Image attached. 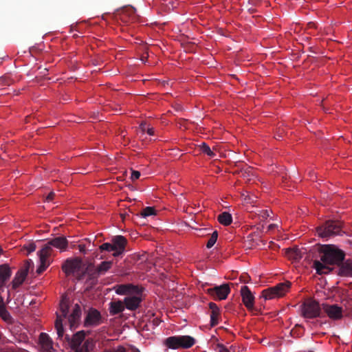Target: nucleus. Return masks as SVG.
<instances>
[{"instance_id":"5701e85b","label":"nucleus","mask_w":352,"mask_h":352,"mask_svg":"<svg viewBox=\"0 0 352 352\" xmlns=\"http://www.w3.org/2000/svg\"><path fill=\"white\" fill-rule=\"evenodd\" d=\"M124 308V302L121 300L112 301L109 304V312L112 316L122 313Z\"/></svg>"},{"instance_id":"de8ad7c7","label":"nucleus","mask_w":352,"mask_h":352,"mask_svg":"<svg viewBox=\"0 0 352 352\" xmlns=\"http://www.w3.org/2000/svg\"><path fill=\"white\" fill-rule=\"evenodd\" d=\"M309 352H313V351H309Z\"/></svg>"},{"instance_id":"a878e982","label":"nucleus","mask_w":352,"mask_h":352,"mask_svg":"<svg viewBox=\"0 0 352 352\" xmlns=\"http://www.w3.org/2000/svg\"><path fill=\"white\" fill-rule=\"evenodd\" d=\"M0 316L1 318L7 322H10L12 320L10 314L6 309L4 299L2 296H0Z\"/></svg>"},{"instance_id":"37998d69","label":"nucleus","mask_w":352,"mask_h":352,"mask_svg":"<svg viewBox=\"0 0 352 352\" xmlns=\"http://www.w3.org/2000/svg\"><path fill=\"white\" fill-rule=\"evenodd\" d=\"M80 252L85 254L86 253V248L85 245H78Z\"/></svg>"},{"instance_id":"9d476101","label":"nucleus","mask_w":352,"mask_h":352,"mask_svg":"<svg viewBox=\"0 0 352 352\" xmlns=\"http://www.w3.org/2000/svg\"><path fill=\"white\" fill-rule=\"evenodd\" d=\"M323 309L329 318L338 320L343 317V308L338 305L323 304Z\"/></svg>"},{"instance_id":"bb28decb","label":"nucleus","mask_w":352,"mask_h":352,"mask_svg":"<svg viewBox=\"0 0 352 352\" xmlns=\"http://www.w3.org/2000/svg\"><path fill=\"white\" fill-rule=\"evenodd\" d=\"M112 261H102L96 268L94 274L97 276L104 274L112 266Z\"/></svg>"},{"instance_id":"7c9ffc66","label":"nucleus","mask_w":352,"mask_h":352,"mask_svg":"<svg viewBox=\"0 0 352 352\" xmlns=\"http://www.w3.org/2000/svg\"><path fill=\"white\" fill-rule=\"evenodd\" d=\"M40 262L41 264L36 270V273L38 274H41L47 269V267L50 264V260H45L43 258H40Z\"/></svg>"},{"instance_id":"39448f33","label":"nucleus","mask_w":352,"mask_h":352,"mask_svg":"<svg viewBox=\"0 0 352 352\" xmlns=\"http://www.w3.org/2000/svg\"><path fill=\"white\" fill-rule=\"evenodd\" d=\"M69 312V300L63 297L60 302V314H56V320L55 322V327L59 338L63 337L64 329L63 326V320L68 316Z\"/></svg>"},{"instance_id":"f03ea898","label":"nucleus","mask_w":352,"mask_h":352,"mask_svg":"<svg viewBox=\"0 0 352 352\" xmlns=\"http://www.w3.org/2000/svg\"><path fill=\"white\" fill-rule=\"evenodd\" d=\"M318 236L327 240L337 235H342V223L336 220H327L316 228Z\"/></svg>"},{"instance_id":"58836bf2","label":"nucleus","mask_w":352,"mask_h":352,"mask_svg":"<svg viewBox=\"0 0 352 352\" xmlns=\"http://www.w3.org/2000/svg\"><path fill=\"white\" fill-rule=\"evenodd\" d=\"M140 173L138 170H132L131 178L133 181L139 179Z\"/></svg>"},{"instance_id":"4468645a","label":"nucleus","mask_w":352,"mask_h":352,"mask_svg":"<svg viewBox=\"0 0 352 352\" xmlns=\"http://www.w3.org/2000/svg\"><path fill=\"white\" fill-rule=\"evenodd\" d=\"M81 259L79 258H67L62 265V270L67 276L73 274L80 267Z\"/></svg>"},{"instance_id":"7ed1b4c3","label":"nucleus","mask_w":352,"mask_h":352,"mask_svg":"<svg viewBox=\"0 0 352 352\" xmlns=\"http://www.w3.org/2000/svg\"><path fill=\"white\" fill-rule=\"evenodd\" d=\"M164 343L172 349H188L195 344V340L190 336H175L167 338Z\"/></svg>"},{"instance_id":"c85d7f7f","label":"nucleus","mask_w":352,"mask_h":352,"mask_svg":"<svg viewBox=\"0 0 352 352\" xmlns=\"http://www.w3.org/2000/svg\"><path fill=\"white\" fill-rule=\"evenodd\" d=\"M341 303L344 307L346 314L352 315V297L343 298L341 301Z\"/></svg>"},{"instance_id":"6ab92c4d","label":"nucleus","mask_w":352,"mask_h":352,"mask_svg":"<svg viewBox=\"0 0 352 352\" xmlns=\"http://www.w3.org/2000/svg\"><path fill=\"white\" fill-rule=\"evenodd\" d=\"M86 333L84 331H80L73 335L70 338L68 335L65 336V339L69 342L72 349L79 348L83 340H85Z\"/></svg>"},{"instance_id":"aec40b11","label":"nucleus","mask_w":352,"mask_h":352,"mask_svg":"<svg viewBox=\"0 0 352 352\" xmlns=\"http://www.w3.org/2000/svg\"><path fill=\"white\" fill-rule=\"evenodd\" d=\"M48 243L53 248L60 250V252L65 251L68 246V241L63 236L53 238L48 241Z\"/></svg>"},{"instance_id":"0eeeda50","label":"nucleus","mask_w":352,"mask_h":352,"mask_svg":"<svg viewBox=\"0 0 352 352\" xmlns=\"http://www.w3.org/2000/svg\"><path fill=\"white\" fill-rule=\"evenodd\" d=\"M302 314L305 318H314L320 316L319 303L315 300H308L302 305Z\"/></svg>"},{"instance_id":"4c0bfd02","label":"nucleus","mask_w":352,"mask_h":352,"mask_svg":"<svg viewBox=\"0 0 352 352\" xmlns=\"http://www.w3.org/2000/svg\"><path fill=\"white\" fill-rule=\"evenodd\" d=\"M218 352H230L229 350L222 344L218 343L214 349Z\"/></svg>"},{"instance_id":"a19ab883","label":"nucleus","mask_w":352,"mask_h":352,"mask_svg":"<svg viewBox=\"0 0 352 352\" xmlns=\"http://www.w3.org/2000/svg\"><path fill=\"white\" fill-rule=\"evenodd\" d=\"M250 280V277L247 274H243L240 276V280L243 282V283H248Z\"/></svg>"},{"instance_id":"20e7f679","label":"nucleus","mask_w":352,"mask_h":352,"mask_svg":"<svg viewBox=\"0 0 352 352\" xmlns=\"http://www.w3.org/2000/svg\"><path fill=\"white\" fill-rule=\"evenodd\" d=\"M291 283L285 281L274 287H269L262 292V296L265 300H271L283 296L290 288Z\"/></svg>"},{"instance_id":"e433bc0d","label":"nucleus","mask_w":352,"mask_h":352,"mask_svg":"<svg viewBox=\"0 0 352 352\" xmlns=\"http://www.w3.org/2000/svg\"><path fill=\"white\" fill-rule=\"evenodd\" d=\"M89 340H87L82 345V346H80L79 348L74 349V350H75L74 352H89Z\"/></svg>"},{"instance_id":"a18cd8bd","label":"nucleus","mask_w":352,"mask_h":352,"mask_svg":"<svg viewBox=\"0 0 352 352\" xmlns=\"http://www.w3.org/2000/svg\"><path fill=\"white\" fill-rule=\"evenodd\" d=\"M276 226V224H270V225L268 226V230H272V229H274Z\"/></svg>"},{"instance_id":"dca6fc26","label":"nucleus","mask_w":352,"mask_h":352,"mask_svg":"<svg viewBox=\"0 0 352 352\" xmlns=\"http://www.w3.org/2000/svg\"><path fill=\"white\" fill-rule=\"evenodd\" d=\"M241 294L244 305L248 309H252L254 307V297L248 286L241 287Z\"/></svg>"},{"instance_id":"423d86ee","label":"nucleus","mask_w":352,"mask_h":352,"mask_svg":"<svg viewBox=\"0 0 352 352\" xmlns=\"http://www.w3.org/2000/svg\"><path fill=\"white\" fill-rule=\"evenodd\" d=\"M136 10L132 6H124L122 8L118 9L114 14L117 20H120L122 23L128 24L129 23L135 22L138 19V15L135 14Z\"/></svg>"},{"instance_id":"412c9836","label":"nucleus","mask_w":352,"mask_h":352,"mask_svg":"<svg viewBox=\"0 0 352 352\" xmlns=\"http://www.w3.org/2000/svg\"><path fill=\"white\" fill-rule=\"evenodd\" d=\"M80 316H81L80 307L78 304H76L73 309L72 313L69 316H68L67 318L68 319V322L69 323L71 328H75L77 326V324L79 322Z\"/></svg>"},{"instance_id":"cd10ccee","label":"nucleus","mask_w":352,"mask_h":352,"mask_svg":"<svg viewBox=\"0 0 352 352\" xmlns=\"http://www.w3.org/2000/svg\"><path fill=\"white\" fill-rule=\"evenodd\" d=\"M218 221L223 226H229L232 221V217L229 212H223L218 216Z\"/></svg>"},{"instance_id":"a211bd4d","label":"nucleus","mask_w":352,"mask_h":352,"mask_svg":"<svg viewBox=\"0 0 352 352\" xmlns=\"http://www.w3.org/2000/svg\"><path fill=\"white\" fill-rule=\"evenodd\" d=\"M38 342L43 352H55L53 348V342L47 333H41L39 336Z\"/></svg>"},{"instance_id":"2eb2a0df","label":"nucleus","mask_w":352,"mask_h":352,"mask_svg":"<svg viewBox=\"0 0 352 352\" xmlns=\"http://www.w3.org/2000/svg\"><path fill=\"white\" fill-rule=\"evenodd\" d=\"M142 300V294H133L130 296H126L124 300V307L131 311L136 310Z\"/></svg>"},{"instance_id":"4be33fe9","label":"nucleus","mask_w":352,"mask_h":352,"mask_svg":"<svg viewBox=\"0 0 352 352\" xmlns=\"http://www.w3.org/2000/svg\"><path fill=\"white\" fill-rule=\"evenodd\" d=\"M209 308L211 310L210 313V325L212 327H215L219 324V319L220 316V310L219 308L214 302H210Z\"/></svg>"},{"instance_id":"49530a36","label":"nucleus","mask_w":352,"mask_h":352,"mask_svg":"<svg viewBox=\"0 0 352 352\" xmlns=\"http://www.w3.org/2000/svg\"><path fill=\"white\" fill-rule=\"evenodd\" d=\"M8 297L10 296V291H8Z\"/></svg>"},{"instance_id":"2f4dec72","label":"nucleus","mask_w":352,"mask_h":352,"mask_svg":"<svg viewBox=\"0 0 352 352\" xmlns=\"http://www.w3.org/2000/svg\"><path fill=\"white\" fill-rule=\"evenodd\" d=\"M218 238V232L214 231L206 243L208 248H211L216 243Z\"/></svg>"},{"instance_id":"b1692460","label":"nucleus","mask_w":352,"mask_h":352,"mask_svg":"<svg viewBox=\"0 0 352 352\" xmlns=\"http://www.w3.org/2000/svg\"><path fill=\"white\" fill-rule=\"evenodd\" d=\"M53 247L47 242L38 252L39 258L50 260V257L54 255Z\"/></svg>"},{"instance_id":"6e6552de","label":"nucleus","mask_w":352,"mask_h":352,"mask_svg":"<svg viewBox=\"0 0 352 352\" xmlns=\"http://www.w3.org/2000/svg\"><path fill=\"white\" fill-rule=\"evenodd\" d=\"M230 292L228 284H223L206 289V293L210 295L214 300H224Z\"/></svg>"},{"instance_id":"ddd939ff","label":"nucleus","mask_w":352,"mask_h":352,"mask_svg":"<svg viewBox=\"0 0 352 352\" xmlns=\"http://www.w3.org/2000/svg\"><path fill=\"white\" fill-rule=\"evenodd\" d=\"M126 243L127 241L123 236L119 235L113 237L112 239L113 256L117 257L122 254L125 250Z\"/></svg>"},{"instance_id":"c03bdc74","label":"nucleus","mask_w":352,"mask_h":352,"mask_svg":"<svg viewBox=\"0 0 352 352\" xmlns=\"http://www.w3.org/2000/svg\"><path fill=\"white\" fill-rule=\"evenodd\" d=\"M269 216H270V214H269V212L267 210H265L263 212L262 217L263 218H267Z\"/></svg>"},{"instance_id":"473e14b6","label":"nucleus","mask_w":352,"mask_h":352,"mask_svg":"<svg viewBox=\"0 0 352 352\" xmlns=\"http://www.w3.org/2000/svg\"><path fill=\"white\" fill-rule=\"evenodd\" d=\"M156 214V210L153 207H146L141 212V215L144 217L154 215Z\"/></svg>"},{"instance_id":"c9c22d12","label":"nucleus","mask_w":352,"mask_h":352,"mask_svg":"<svg viewBox=\"0 0 352 352\" xmlns=\"http://www.w3.org/2000/svg\"><path fill=\"white\" fill-rule=\"evenodd\" d=\"M99 249L101 252L107 251V252H113V247L112 243H104L100 247Z\"/></svg>"},{"instance_id":"f8f14e48","label":"nucleus","mask_w":352,"mask_h":352,"mask_svg":"<svg viewBox=\"0 0 352 352\" xmlns=\"http://www.w3.org/2000/svg\"><path fill=\"white\" fill-rule=\"evenodd\" d=\"M12 274V272L8 264L0 265V296H2L6 283L11 278Z\"/></svg>"},{"instance_id":"ea45409f","label":"nucleus","mask_w":352,"mask_h":352,"mask_svg":"<svg viewBox=\"0 0 352 352\" xmlns=\"http://www.w3.org/2000/svg\"><path fill=\"white\" fill-rule=\"evenodd\" d=\"M26 249H27L28 253L33 252L36 250V245L33 243H30L26 246Z\"/></svg>"},{"instance_id":"9b49d317","label":"nucleus","mask_w":352,"mask_h":352,"mask_svg":"<svg viewBox=\"0 0 352 352\" xmlns=\"http://www.w3.org/2000/svg\"><path fill=\"white\" fill-rule=\"evenodd\" d=\"M101 323V314L96 309H90L87 314L84 321V326L96 327Z\"/></svg>"},{"instance_id":"393cba45","label":"nucleus","mask_w":352,"mask_h":352,"mask_svg":"<svg viewBox=\"0 0 352 352\" xmlns=\"http://www.w3.org/2000/svg\"><path fill=\"white\" fill-rule=\"evenodd\" d=\"M27 277V275L25 274L23 272H20L19 270L16 273L12 283V288L13 289H16L18 288L21 285L23 284L24 280H25Z\"/></svg>"},{"instance_id":"f257e3e1","label":"nucleus","mask_w":352,"mask_h":352,"mask_svg":"<svg viewBox=\"0 0 352 352\" xmlns=\"http://www.w3.org/2000/svg\"><path fill=\"white\" fill-rule=\"evenodd\" d=\"M320 260H314V268L318 274H327L332 271L330 265L339 264L344 260V251L333 245H323L318 248Z\"/></svg>"},{"instance_id":"c756f323","label":"nucleus","mask_w":352,"mask_h":352,"mask_svg":"<svg viewBox=\"0 0 352 352\" xmlns=\"http://www.w3.org/2000/svg\"><path fill=\"white\" fill-rule=\"evenodd\" d=\"M140 129L142 133L146 132L149 135H153L155 133L154 128L145 122H143L140 124Z\"/></svg>"},{"instance_id":"f704fd0d","label":"nucleus","mask_w":352,"mask_h":352,"mask_svg":"<svg viewBox=\"0 0 352 352\" xmlns=\"http://www.w3.org/2000/svg\"><path fill=\"white\" fill-rule=\"evenodd\" d=\"M201 151L206 153L207 155L212 157L215 155L214 153L210 149V148L206 144L202 143L201 145Z\"/></svg>"},{"instance_id":"1a4fd4ad","label":"nucleus","mask_w":352,"mask_h":352,"mask_svg":"<svg viewBox=\"0 0 352 352\" xmlns=\"http://www.w3.org/2000/svg\"><path fill=\"white\" fill-rule=\"evenodd\" d=\"M114 289L116 294L119 295H125L126 296H130L133 294H142V289L141 288L130 283L116 285L114 287Z\"/></svg>"},{"instance_id":"79ce46f5","label":"nucleus","mask_w":352,"mask_h":352,"mask_svg":"<svg viewBox=\"0 0 352 352\" xmlns=\"http://www.w3.org/2000/svg\"><path fill=\"white\" fill-rule=\"evenodd\" d=\"M54 197H55V193L54 192H50L47 195V196L46 197V200L47 201H52L54 199Z\"/></svg>"},{"instance_id":"72a5a7b5","label":"nucleus","mask_w":352,"mask_h":352,"mask_svg":"<svg viewBox=\"0 0 352 352\" xmlns=\"http://www.w3.org/2000/svg\"><path fill=\"white\" fill-rule=\"evenodd\" d=\"M33 265V262L31 260L25 261L23 265L19 270L20 272H23L28 276L30 268Z\"/></svg>"},{"instance_id":"f3484780","label":"nucleus","mask_w":352,"mask_h":352,"mask_svg":"<svg viewBox=\"0 0 352 352\" xmlns=\"http://www.w3.org/2000/svg\"><path fill=\"white\" fill-rule=\"evenodd\" d=\"M337 265L338 266L337 271L338 275L343 277L352 278V260H344L339 263V264H337Z\"/></svg>"}]
</instances>
